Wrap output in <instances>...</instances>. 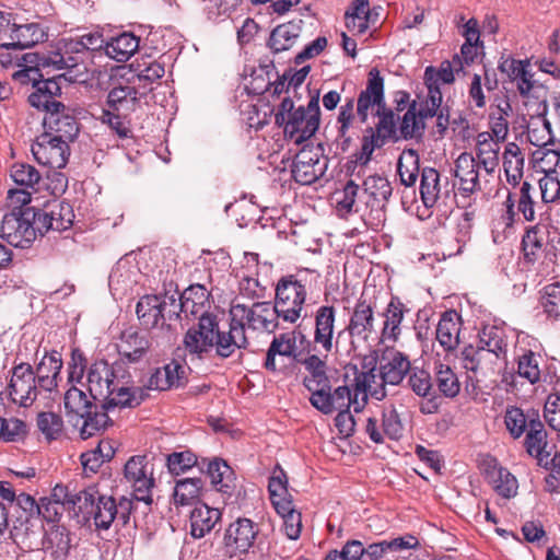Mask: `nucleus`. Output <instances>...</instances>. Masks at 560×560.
Wrapping results in <instances>:
<instances>
[{
  "label": "nucleus",
  "mask_w": 560,
  "mask_h": 560,
  "mask_svg": "<svg viewBox=\"0 0 560 560\" xmlns=\"http://www.w3.org/2000/svg\"><path fill=\"white\" fill-rule=\"evenodd\" d=\"M385 349L377 348L365 354L360 366L348 363L342 372V385L334 392L332 382L328 389L317 392L316 399L311 404L324 415H330L337 409H350L360 412L365 407L369 397L382 400L385 398Z\"/></svg>",
  "instance_id": "f257e3e1"
},
{
  "label": "nucleus",
  "mask_w": 560,
  "mask_h": 560,
  "mask_svg": "<svg viewBox=\"0 0 560 560\" xmlns=\"http://www.w3.org/2000/svg\"><path fill=\"white\" fill-rule=\"evenodd\" d=\"M16 506L10 527V538L16 545L27 549L38 546L44 530L43 521L59 522L65 511V505L58 500L42 498L36 502L31 494L24 492L19 494Z\"/></svg>",
  "instance_id": "f03ea898"
},
{
  "label": "nucleus",
  "mask_w": 560,
  "mask_h": 560,
  "mask_svg": "<svg viewBox=\"0 0 560 560\" xmlns=\"http://www.w3.org/2000/svg\"><path fill=\"white\" fill-rule=\"evenodd\" d=\"M384 79L377 68H372L368 74L366 86L358 97L357 114L362 124L368 121L369 110L376 107L377 122L374 127H368L362 137L361 151L357 154V162L365 165L370 162L376 148L385 144V103Z\"/></svg>",
  "instance_id": "7ed1b4c3"
},
{
  "label": "nucleus",
  "mask_w": 560,
  "mask_h": 560,
  "mask_svg": "<svg viewBox=\"0 0 560 560\" xmlns=\"http://www.w3.org/2000/svg\"><path fill=\"white\" fill-rule=\"evenodd\" d=\"M144 94L139 91L135 80L113 81L98 120L119 139L131 138V114L141 108V97Z\"/></svg>",
  "instance_id": "20e7f679"
},
{
  "label": "nucleus",
  "mask_w": 560,
  "mask_h": 560,
  "mask_svg": "<svg viewBox=\"0 0 560 560\" xmlns=\"http://www.w3.org/2000/svg\"><path fill=\"white\" fill-rule=\"evenodd\" d=\"M73 508L78 506L80 513L90 515L97 528L108 529L116 522L126 526L130 521L133 508L131 499L121 497L118 502L113 497L98 494L95 488H88L77 494V501L69 500Z\"/></svg>",
  "instance_id": "39448f33"
},
{
  "label": "nucleus",
  "mask_w": 560,
  "mask_h": 560,
  "mask_svg": "<svg viewBox=\"0 0 560 560\" xmlns=\"http://www.w3.org/2000/svg\"><path fill=\"white\" fill-rule=\"evenodd\" d=\"M177 290L174 293L147 294L140 298L136 314L145 329H159L162 343L170 346L176 334L178 322L176 308Z\"/></svg>",
  "instance_id": "423d86ee"
},
{
  "label": "nucleus",
  "mask_w": 560,
  "mask_h": 560,
  "mask_svg": "<svg viewBox=\"0 0 560 560\" xmlns=\"http://www.w3.org/2000/svg\"><path fill=\"white\" fill-rule=\"evenodd\" d=\"M319 95L312 96L306 107L294 106L291 97H284L275 114V124L283 129L285 137L302 143L312 138L319 127Z\"/></svg>",
  "instance_id": "0eeeda50"
},
{
  "label": "nucleus",
  "mask_w": 560,
  "mask_h": 560,
  "mask_svg": "<svg viewBox=\"0 0 560 560\" xmlns=\"http://www.w3.org/2000/svg\"><path fill=\"white\" fill-rule=\"evenodd\" d=\"M308 280L301 272L282 276L275 287L273 306L281 320L295 324L302 317L306 302Z\"/></svg>",
  "instance_id": "6e6552de"
},
{
  "label": "nucleus",
  "mask_w": 560,
  "mask_h": 560,
  "mask_svg": "<svg viewBox=\"0 0 560 560\" xmlns=\"http://www.w3.org/2000/svg\"><path fill=\"white\" fill-rule=\"evenodd\" d=\"M39 234L35 209L10 211L1 221L0 235L10 245L28 248Z\"/></svg>",
  "instance_id": "1a4fd4ad"
},
{
  "label": "nucleus",
  "mask_w": 560,
  "mask_h": 560,
  "mask_svg": "<svg viewBox=\"0 0 560 560\" xmlns=\"http://www.w3.org/2000/svg\"><path fill=\"white\" fill-rule=\"evenodd\" d=\"M272 302H254L250 306L232 303L229 315L235 316L244 330L273 332L279 327L280 315Z\"/></svg>",
  "instance_id": "9d476101"
},
{
  "label": "nucleus",
  "mask_w": 560,
  "mask_h": 560,
  "mask_svg": "<svg viewBox=\"0 0 560 560\" xmlns=\"http://www.w3.org/2000/svg\"><path fill=\"white\" fill-rule=\"evenodd\" d=\"M217 331V315H206L187 329L183 345L188 355L202 360L213 352Z\"/></svg>",
  "instance_id": "9b49d317"
},
{
  "label": "nucleus",
  "mask_w": 560,
  "mask_h": 560,
  "mask_svg": "<svg viewBox=\"0 0 560 560\" xmlns=\"http://www.w3.org/2000/svg\"><path fill=\"white\" fill-rule=\"evenodd\" d=\"M456 183L448 177L442 180L441 173L434 168L425 166L420 173V198L427 209H431L440 201L447 205V200H456Z\"/></svg>",
  "instance_id": "f8f14e48"
},
{
  "label": "nucleus",
  "mask_w": 560,
  "mask_h": 560,
  "mask_svg": "<svg viewBox=\"0 0 560 560\" xmlns=\"http://www.w3.org/2000/svg\"><path fill=\"white\" fill-rule=\"evenodd\" d=\"M162 345L160 335L150 329L138 330L132 327L125 329L119 338L118 352L129 363H137L149 358L154 346ZM167 343H163L166 346Z\"/></svg>",
  "instance_id": "ddd939ff"
},
{
  "label": "nucleus",
  "mask_w": 560,
  "mask_h": 560,
  "mask_svg": "<svg viewBox=\"0 0 560 560\" xmlns=\"http://www.w3.org/2000/svg\"><path fill=\"white\" fill-rule=\"evenodd\" d=\"M154 463L145 455L130 457L125 464L124 475L133 489L136 500L152 503L151 491L155 485Z\"/></svg>",
  "instance_id": "4468645a"
},
{
  "label": "nucleus",
  "mask_w": 560,
  "mask_h": 560,
  "mask_svg": "<svg viewBox=\"0 0 560 560\" xmlns=\"http://www.w3.org/2000/svg\"><path fill=\"white\" fill-rule=\"evenodd\" d=\"M42 389L36 383L34 369L30 363H19L11 369L8 385L10 400L21 407H30L37 399Z\"/></svg>",
  "instance_id": "2eb2a0df"
},
{
  "label": "nucleus",
  "mask_w": 560,
  "mask_h": 560,
  "mask_svg": "<svg viewBox=\"0 0 560 560\" xmlns=\"http://www.w3.org/2000/svg\"><path fill=\"white\" fill-rule=\"evenodd\" d=\"M549 231L546 225L537 223L527 226L521 240V264L523 269L532 270V268L540 260L542 256L546 258L552 254L556 257V248L548 246L546 238Z\"/></svg>",
  "instance_id": "dca6fc26"
},
{
  "label": "nucleus",
  "mask_w": 560,
  "mask_h": 560,
  "mask_svg": "<svg viewBox=\"0 0 560 560\" xmlns=\"http://www.w3.org/2000/svg\"><path fill=\"white\" fill-rule=\"evenodd\" d=\"M11 13L0 11V28L10 30V43L1 44L7 50H23L31 48L47 38L45 28L38 23L16 24L11 22Z\"/></svg>",
  "instance_id": "f3484780"
},
{
  "label": "nucleus",
  "mask_w": 560,
  "mask_h": 560,
  "mask_svg": "<svg viewBox=\"0 0 560 560\" xmlns=\"http://www.w3.org/2000/svg\"><path fill=\"white\" fill-rule=\"evenodd\" d=\"M27 58L39 62L44 69L52 70H68L70 74L69 80L73 77L82 74L86 71L85 59L83 54L68 52L66 48V38L61 42V47L58 50L48 52H27Z\"/></svg>",
  "instance_id": "a211bd4d"
},
{
  "label": "nucleus",
  "mask_w": 560,
  "mask_h": 560,
  "mask_svg": "<svg viewBox=\"0 0 560 560\" xmlns=\"http://www.w3.org/2000/svg\"><path fill=\"white\" fill-rule=\"evenodd\" d=\"M51 109L45 112L43 133L56 139L73 142L80 131V124L73 110L62 104H51Z\"/></svg>",
  "instance_id": "6ab92c4d"
},
{
  "label": "nucleus",
  "mask_w": 560,
  "mask_h": 560,
  "mask_svg": "<svg viewBox=\"0 0 560 560\" xmlns=\"http://www.w3.org/2000/svg\"><path fill=\"white\" fill-rule=\"evenodd\" d=\"M35 213L39 235L49 231H66L72 226L74 221L72 206L59 199L48 200L42 208L35 209Z\"/></svg>",
  "instance_id": "aec40b11"
},
{
  "label": "nucleus",
  "mask_w": 560,
  "mask_h": 560,
  "mask_svg": "<svg viewBox=\"0 0 560 560\" xmlns=\"http://www.w3.org/2000/svg\"><path fill=\"white\" fill-rule=\"evenodd\" d=\"M455 177L459 180L458 194L460 200H454L458 208L467 209L471 206V195L478 190H481L479 180L478 165L472 156L468 152L459 154L455 161Z\"/></svg>",
  "instance_id": "412c9836"
},
{
  "label": "nucleus",
  "mask_w": 560,
  "mask_h": 560,
  "mask_svg": "<svg viewBox=\"0 0 560 560\" xmlns=\"http://www.w3.org/2000/svg\"><path fill=\"white\" fill-rule=\"evenodd\" d=\"M70 142L42 133L33 142L31 151L35 160L50 168H63L70 156Z\"/></svg>",
  "instance_id": "4be33fe9"
},
{
  "label": "nucleus",
  "mask_w": 560,
  "mask_h": 560,
  "mask_svg": "<svg viewBox=\"0 0 560 560\" xmlns=\"http://www.w3.org/2000/svg\"><path fill=\"white\" fill-rule=\"evenodd\" d=\"M125 373L121 365H110L105 360H97L88 371V388L93 400H102L110 395V388Z\"/></svg>",
  "instance_id": "5701e85b"
},
{
  "label": "nucleus",
  "mask_w": 560,
  "mask_h": 560,
  "mask_svg": "<svg viewBox=\"0 0 560 560\" xmlns=\"http://www.w3.org/2000/svg\"><path fill=\"white\" fill-rule=\"evenodd\" d=\"M39 542L52 560H84L78 546L72 544L71 534L65 526H51L44 538H39Z\"/></svg>",
  "instance_id": "b1692460"
},
{
  "label": "nucleus",
  "mask_w": 560,
  "mask_h": 560,
  "mask_svg": "<svg viewBox=\"0 0 560 560\" xmlns=\"http://www.w3.org/2000/svg\"><path fill=\"white\" fill-rule=\"evenodd\" d=\"M417 105L418 102L413 100L412 104H410V107H408L402 117L397 115L392 108L387 107V139H413L417 142L423 140V128L421 127L415 112Z\"/></svg>",
  "instance_id": "393cba45"
},
{
  "label": "nucleus",
  "mask_w": 560,
  "mask_h": 560,
  "mask_svg": "<svg viewBox=\"0 0 560 560\" xmlns=\"http://www.w3.org/2000/svg\"><path fill=\"white\" fill-rule=\"evenodd\" d=\"M249 346L246 332L235 316L229 315V329L222 330L217 318V331L214 338L213 351L217 357L228 359L236 350H245Z\"/></svg>",
  "instance_id": "a878e982"
},
{
  "label": "nucleus",
  "mask_w": 560,
  "mask_h": 560,
  "mask_svg": "<svg viewBox=\"0 0 560 560\" xmlns=\"http://www.w3.org/2000/svg\"><path fill=\"white\" fill-rule=\"evenodd\" d=\"M210 291L202 284H190L183 293L177 291L176 308L177 317L180 318V313L186 316L192 315L197 318L206 315H214L210 313Z\"/></svg>",
  "instance_id": "bb28decb"
},
{
  "label": "nucleus",
  "mask_w": 560,
  "mask_h": 560,
  "mask_svg": "<svg viewBox=\"0 0 560 560\" xmlns=\"http://www.w3.org/2000/svg\"><path fill=\"white\" fill-rule=\"evenodd\" d=\"M259 526L247 517H238L225 530L224 544L234 552L247 553L254 547Z\"/></svg>",
  "instance_id": "cd10ccee"
},
{
  "label": "nucleus",
  "mask_w": 560,
  "mask_h": 560,
  "mask_svg": "<svg viewBox=\"0 0 560 560\" xmlns=\"http://www.w3.org/2000/svg\"><path fill=\"white\" fill-rule=\"evenodd\" d=\"M327 168V160L312 150L300 151L292 164V176L301 185H311L320 178Z\"/></svg>",
  "instance_id": "c85d7f7f"
},
{
  "label": "nucleus",
  "mask_w": 560,
  "mask_h": 560,
  "mask_svg": "<svg viewBox=\"0 0 560 560\" xmlns=\"http://www.w3.org/2000/svg\"><path fill=\"white\" fill-rule=\"evenodd\" d=\"M299 339L301 342H303L305 340V336L301 331L296 330L276 336L267 350L264 363L265 369L270 372H276L279 370L276 361L277 355L293 358L296 362H299L301 360L299 358L301 353H296V342Z\"/></svg>",
  "instance_id": "c756f323"
},
{
  "label": "nucleus",
  "mask_w": 560,
  "mask_h": 560,
  "mask_svg": "<svg viewBox=\"0 0 560 560\" xmlns=\"http://www.w3.org/2000/svg\"><path fill=\"white\" fill-rule=\"evenodd\" d=\"M304 365L307 375L303 380V384L311 393L310 402L316 399L317 392L328 389V385L332 382L331 376L327 374L326 361L316 354H310L299 361Z\"/></svg>",
  "instance_id": "7c9ffc66"
},
{
  "label": "nucleus",
  "mask_w": 560,
  "mask_h": 560,
  "mask_svg": "<svg viewBox=\"0 0 560 560\" xmlns=\"http://www.w3.org/2000/svg\"><path fill=\"white\" fill-rule=\"evenodd\" d=\"M110 395L104 397V408L112 410L115 407H137L145 398L147 393L140 387H129L128 381L125 380L124 373L116 381L113 388H110Z\"/></svg>",
  "instance_id": "2f4dec72"
},
{
  "label": "nucleus",
  "mask_w": 560,
  "mask_h": 560,
  "mask_svg": "<svg viewBox=\"0 0 560 560\" xmlns=\"http://www.w3.org/2000/svg\"><path fill=\"white\" fill-rule=\"evenodd\" d=\"M516 373L521 378L526 380L530 385L546 382L544 364L546 360L540 352L532 349H522V352L515 357Z\"/></svg>",
  "instance_id": "473e14b6"
},
{
  "label": "nucleus",
  "mask_w": 560,
  "mask_h": 560,
  "mask_svg": "<svg viewBox=\"0 0 560 560\" xmlns=\"http://www.w3.org/2000/svg\"><path fill=\"white\" fill-rule=\"evenodd\" d=\"M462 325V315L455 310H446L441 314L435 329V337L445 351H453L457 348Z\"/></svg>",
  "instance_id": "72a5a7b5"
},
{
  "label": "nucleus",
  "mask_w": 560,
  "mask_h": 560,
  "mask_svg": "<svg viewBox=\"0 0 560 560\" xmlns=\"http://www.w3.org/2000/svg\"><path fill=\"white\" fill-rule=\"evenodd\" d=\"M66 79V74L47 78L45 75L35 82L34 92L28 95V103L32 107L44 109L45 112L51 109V104H62L56 100V96L61 94V86L59 80Z\"/></svg>",
  "instance_id": "f704fd0d"
},
{
  "label": "nucleus",
  "mask_w": 560,
  "mask_h": 560,
  "mask_svg": "<svg viewBox=\"0 0 560 560\" xmlns=\"http://www.w3.org/2000/svg\"><path fill=\"white\" fill-rule=\"evenodd\" d=\"M61 369V354L56 350L46 353L34 370L38 387L45 392L56 389Z\"/></svg>",
  "instance_id": "c9c22d12"
},
{
  "label": "nucleus",
  "mask_w": 560,
  "mask_h": 560,
  "mask_svg": "<svg viewBox=\"0 0 560 560\" xmlns=\"http://www.w3.org/2000/svg\"><path fill=\"white\" fill-rule=\"evenodd\" d=\"M374 311L371 303L365 300H359L350 315L347 330L351 337H359L368 340L374 329Z\"/></svg>",
  "instance_id": "e433bc0d"
},
{
  "label": "nucleus",
  "mask_w": 560,
  "mask_h": 560,
  "mask_svg": "<svg viewBox=\"0 0 560 560\" xmlns=\"http://www.w3.org/2000/svg\"><path fill=\"white\" fill-rule=\"evenodd\" d=\"M186 382L185 368L176 360H172L155 370L149 378V387L158 390H167L173 387H182Z\"/></svg>",
  "instance_id": "4c0bfd02"
},
{
  "label": "nucleus",
  "mask_w": 560,
  "mask_h": 560,
  "mask_svg": "<svg viewBox=\"0 0 560 560\" xmlns=\"http://www.w3.org/2000/svg\"><path fill=\"white\" fill-rule=\"evenodd\" d=\"M207 475L225 500H230L235 494L237 488L235 474L225 460L221 458L210 460L207 465Z\"/></svg>",
  "instance_id": "58836bf2"
},
{
  "label": "nucleus",
  "mask_w": 560,
  "mask_h": 560,
  "mask_svg": "<svg viewBox=\"0 0 560 560\" xmlns=\"http://www.w3.org/2000/svg\"><path fill=\"white\" fill-rule=\"evenodd\" d=\"M336 308L331 305H322L315 312L314 342L325 352L332 350Z\"/></svg>",
  "instance_id": "ea45409f"
},
{
  "label": "nucleus",
  "mask_w": 560,
  "mask_h": 560,
  "mask_svg": "<svg viewBox=\"0 0 560 560\" xmlns=\"http://www.w3.org/2000/svg\"><path fill=\"white\" fill-rule=\"evenodd\" d=\"M108 409L104 408V404L101 406L94 404L92 408L88 409V412L80 416V423L78 425L80 428V438L88 440L103 433L112 425L113 421L108 417Z\"/></svg>",
  "instance_id": "a19ab883"
},
{
  "label": "nucleus",
  "mask_w": 560,
  "mask_h": 560,
  "mask_svg": "<svg viewBox=\"0 0 560 560\" xmlns=\"http://www.w3.org/2000/svg\"><path fill=\"white\" fill-rule=\"evenodd\" d=\"M532 422L533 424L528 428L524 440V447L529 456L537 459V465L542 467L544 463L551 454V448L547 450L548 434L541 421L535 422V420H533Z\"/></svg>",
  "instance_id": "79ce46f5"
},
{
  "label": "nucleus",
  "mask_w": 560,
  "mask_h": 560,
  "mask_svg": "<svg viewBox=\"0 0 560 560\" xmlns=\"http://www.w3.org/2000/svg\"><path fill=\"white\" fill-rule=\"evenodd\" d=\"M221 520L219 509L210 508L205 503H200L190 512V535L195 539H199L209 534Z\"/></svg>",
  "instance_id": "37998d69"
},
{
  "label": "nucleus",
  "mask_w": 560,
  "mask_h": 560,
  "mask_svg": "<svg viewBox=\"0 0 560 560\" xmlns=\"http://www.w3.org/2000/svg\"><path fill=\"white\" fill-rule=\"evenodd\" d=\"M140 38L133 33L124 32L106 40L105 55L118 62L129 60L139 48Z\"/></svg>",
  "instance_id": "c03bdc74"
},
{
  "label": "nucleus",
  "mask_w": 560,
  "mask_h": 560,
  "mask_svg": "<svg viewBox=\"0 0 560 560\" xmlns=\"http://www.w3.org/2000/svg\"><path fill=\"white\" fill-rule=\"evenodd\" d=\"M303 21H291L280 24L272 30L268 39V47L273 54L289 50L299 38L302 31Z\"/></svg>",
  "instance_id": "a18cd8bd"
},
{
  "label": "nucleus",
  "mask_w": 560,
  "mask_h": 560,
  "mask_svg": "<svg viewBox=\"0 0 560 560\" xmlns=\"http://www.w3.org/2000/svg\"><path fill=\"white\" fill-rule=\"evenodd\" d=\"M95 400L90 399L86 394L72 385L63 397L66 416L74 427H78L80 423V416L84 412H88V409L92 408L95 404Z\"/></svg>",
  "instance_id": "49530a36"
},
{
  "label": "nucleus",
  "mask_w": 560,
  "mask_h": 560,
  "mask_svg": "<svg viewBox=\"0 0 560 560\" xmlns=\"http://www.w3.org/2000/svg\"><path fill=\"white\" fill-rule=\"evenodd\" d=\"M345 21L349 31L364 33L375 22L369 0H353L345 13Z\"/></svg>",
  "instance_id": "de8ad7c7"
},
{
  "label": "nucleus",
  "mask_w": 560,
  "mask_h": 560,
  "mask_svg": "<svg viewBox=\"0 0 560 560\" xmlns=\"http://www.w3.org/2000/svg\"><path fill=\"white\" fill-rule=\"evenodd\" d=\"M453 63L450 60H443L440 67L428 66L424 69L423 84L428 92L436 94L441 91L440 84H453L455 82Z\"/></svg>",
  "instance_id": "09e8293b"
},
{
  "label": "nucleus",
  "mask_w": 560,
  "mask_h": 560,
  "mask_svg": "<svg viewBox=\"0 0 560 560\" xmlns=\"http://www.w3.org/2000/svg\"><path fill=\"white\" fill-rule=\"evenodd\" d=\"M106 40L100 32H90L80 36L66 38V48L68 52L83 54L89 58L92 51L104 50Z\"/></svg>",
  "instance_id": "8fccbe9b"
},
{
  "label": "nucleus",
  "mask_w": 560,
  "mask_h": 560,
  "mask_svg": "<svg viewBox=\"0 0 560 560\" xmlns=\"http://www.w3.org/2000/svg\"><path fill=\"white\" fill-rule=\"evenodd\" d=\"M390 358L387 360V384L398 385L412 370L410 360L405 353L387 347Z\"/></svg>",
  "instance_id": "3c124183"
},
{
  "label": "nucleus",
  "mask_w": 560,
  "mask_h": 560,
  "mask_svg": "<svg viewBox=\"0 0 560 560\" xmlns=\"http://www.w3.org/2000/svg\"><path fill=\"white\" fill-rule=\"evenodd\" d=\"M203 488L201 478H184L176 481L174 502L176 505H190L195 503Z\"/></svg>",
  "instance_id": "603ef678"
},
{
  "label": "nucleus",
  "mask_w": 560,
  "mask_h": 560,
  "mask_svg": "<svg viewBox=\"0 0 560 560\" xmlns=\"http://www.w3.org/2000/svg\"><path fill=\"white\" fill-rule=\"evenodd\" d=\"M396 173L397 176L399 177L401 185H404L407 188L415 186L421 173L419 165V155L416 150L410 149L408 151L407 159H405L404 154L399 156Z\"/></svg>",
  "instance_id": "864d4df0"
},
{
  "label": "nucleus",
  "mask_w": 560,
  "mask_h": 560,
  "mask_svg": "<svg viewBox=\"0 0 560 560\" xmlns=\"http://www.w3.org/2000/svg\"><path fill=\"white\" fill-rule=\"evenodd\" d=\"M438 394L446 398H455L460 392V383L455 372L446 364L440 363L434 378Z\"/></svg>",
  "instance_id": "5fc2aeb1"
},
{
  "label": "nucleus",
  "mask_w": 560,
  "mask_h": 560,
  "mask_svg": "<svg viewBox=\"0 0 560 560\" xmlns=\"http://www.w3.org/2000/svg\"><path fill=\"white\" fill-rule=\"evenodd\" d=\"M36 425L47 443L58 440L63 431L62 418L50 411L39 412L36 418Z\"/></svg>",
  "instance_id": "6e6d98bb"
},
{
  "label": "nucleus",
  "mask_w": 560,
  "mask_h": 560,
  "mask_svg": "<svg viewBox=\"0 0 560 560\" xmlns=\"http://www.w3.org/2000/svg\"><path fill=\"white\" fill-rule=\"evenodd\" d=\"M365 192L369 194L366 201L371 210L385 209V178L380 175H370L363 183Z\"/></svg>",
  "instance_id": "4d7b16f0"
},
{
  "label": "nucleus",
  "mask_w": 560,
  "mask_h": 560,
  "mask_svg": "<svg viewBox=\"0 0 560 560\" xmlns=\"http://www.w3.org/2000/svg\"><path fill=\"white\" fill-rule=\"evenodd\" d=\"M11 177L13 182L22 188L37 191L36 186L39 184V172L30 164L15 163L11 167Z\"/></svg>",
  "instance_id": "13d9d810"
},
{
  "label": "nucleus",
  "mask_w": 560,
  "mask_h": 560,
  "mask_svg": "<svg viewBox=\"0 0 560 560\" xmlns=\"http://www.w3.org/2000/svg\"><path fill=\"white\" fill-rule=\"evenodd\" d=\"M540 305L549 318L560 317V281L549 283L540 290Z\"/></svg>",
  "instance_id": "bf43d9fd"
},
{
  "label": "nucleus",
  "mask_w": 560,
  "mask_h": 560,
  "mask_svg": "<svg viewBox=\"0 0 560 560\" xmlns=\"http://www.w3.org/2000/svg\"><path fill=\"white\" fill-rule=\"evenodd\" d=\"M487 332L488 348L497 358H505L508 353V334L503 326L483 324Z\"/></svg>",
  "instance_id": "052dcab7"
},
{
  "label": "nucleus",
  "mask_w": 560,
  "mask_h": 560,
  "mask_svg": "<svg viewBox=\"0 0 560 560\" xmlns=\"http://www.w3.org/2000/svg\"><path fill=\"white\" fill-rule=\"evenodd\" d=\"M409 310L399 300L398 296L392 295L390 302L387 304V328L390 326V331L387 334V338L393 341H397L400 335V323L404 318V314Z\"/></svg>",
  "instance_id": "680f3d73"
},
{
  "label": "nucleus",
  "mask_w": 560,
  "mask_h": 560,
  "mask_svg": "<svg viewBox=\"0 0 560 560\" xmlns=\"http://www.w3.org/2000/svg\"><path fill=\"white\" fill-rule=\"evenodd\" d=\"M504 423L510 435L517 440L528 429L527 417L522 408L509 406L504 415Z\"/></svg>",
  "instance_id": "e2e57ef3"
},
{
  "label": "nucleus",
  "mask_w": 560,
  "mask_h": 560,
  "mask_svg": "<svg viewBox=\"0 0 560 560\" xmlns=\"http://www.w3.org/2000/svg\"><path fill=\"white\" fill-rule=\"evenodd\" d=\"M23 62L19 66L22 69L15 71L12 77L14 80L19 81L22 84L32 83L35 85L38 79L44 77V71L48 74V69H44L42 66L37 65V61H34L27 58V54L22 55Z\"/></svg>",
  "instance_id": "0e129e2a"
},
{
  "label": "nucleus",
  "mask_w": 560,
  "mask_h": 560,
  "mask_svg": "<svg viewBox=\"0 0 560 560\" xmlns=\"http://www.w3.org/2000/svg\"><path fill=\"white\" fill-rule=\"evenodd\" d=\"M408 385L419 397H425L434 390L430 372L417 366L409 372Z\"/></svg>",
  "instance_id": "69168bd1"
},
{
  "label": "nucleus",
  "mask_w": 560,
  "mask_h": 560,
  "mask_svg": "<svg viewBox=\"0 0 560 560\" xmlns=\"http://www.w3.org/2000/svg\"><path fill=\"white\" fill-rule=\"evenodd\" d=\"M198 464L191 451L174 452L166 457V465L172 475H179Z\"/></svg>",
  "instance_id": "338daca9"
},
{
  "label": "nucleus",
  "mask_w": 560,
  "mask_h": 560,
  "mask_svg": "<svg viewBox=\"0 0 560 560\" xmlns=\"http://www.w3.org/2000/svg\"><path fill=\"white\" fill-rule=\"evenodd\" d=\"M544 417L551 429L560 431V394H550L548 396Z\"/></svg>",
  "instance_id": "774afa93"
}]
</instances>
